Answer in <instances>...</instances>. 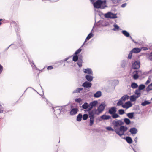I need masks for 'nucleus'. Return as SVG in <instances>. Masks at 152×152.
I'll list each match as a JSON object with an SVG mask.
<instances>
[{"label":"nucleus","instance_id":"56","mask_svg":"<svg viewBox=\"0 0 152 152\" xmlns=\"http://www.w3.org/2000/svg\"><path fill=\"white\" fill-rule=\"evenodd\" d=\"M132 40L133 42L135 43H137V42L133 39Z\"/></svg>","mask_w":152,"mask_h":152},{"label":"nucleus","instance_id":"25","mask_svg":"<svg viewBox=\"0 0 152 152\" xmlns=\"http://www.w3.org/2000/svg\"><path fill=\"white\" fill-rule=\"evenodd\" d=\"M122 34L126 37H129V34L126 30H123L122 31Z\"/></svg>","mask_w":152,"mask_h":152},{"label":"nucleus","instance_id":"61","mask_svg":"<svg viewBox=\"0 0 152 152\" xmlns=\"http://www.w3.org/2000/svg\"><path fill=\"white\" fill-rule=\"evenodd\" d=\"M133 149V150L134 151V152H135V150H134V149Z\"/></svg>","mask_w":152,"mask_h":152},{"label":"nucleus","instance_id":"16","mask_svg":"<svg viewBox=\"0 0 152 152\" xmlns=\"http://www.w3.org/2000/svg\"><path fill=\"white\" fill-rule=\"evenodd\" d=\"M80 56L81 57V58H80L79 57L78 60L77 62V64L78 65L79 67H81L82 66V59L81 58L82 57V56L80 55Z\"/></svg>","mask_w":152,"mask_h":152},{"label":"nucleus","instance_id":"37","mask_svg":"<svg viewBox=\"0 0 152 152\" xmlns=\"http://www.w3.org/2000/svg\"><path fill=\"white\" fill-rule=\"evenodd\" d=\"M78 56L76 55L74 56L73 57V61H74L76 62L78 60Z\"/></svg>","mask_w":152,"mask_h":152},{"label":"nucleus","instance_id":"27","mask_svg":"<svg viewBox=\"0 0 152 152\" xmlns=\"http://www.w3.org/2000/svg\"><path fill=\"white\" fill-rule=\"evenodd\" d=\"M82 118V115L80 113L77 115V120L78 121H80Z\"/></svg>","mask_w":152,"mask_h":152},{"label":"nucleus","instance_id":"57","mask_svg":"<svg viewBox=\"0 0 152 152\" xmlns=\"http://www.w3.org/2000/svg\"><path fill=\"white\" fill-rule=\"evenodd\" d=\"M69 59V58H66V59H64V61H66V60H68Z\"/></svg>","mask_w":152,"mask_h":152},{"label":"nucleus","instance_id":"1","mask_svg":"<svg viewBox=\"0 0 152 152\" xmlns=\"http://www.w3.org/2000/svg\"><path fill=\"white\" fill-rule=\"evenodd\" d=\"M106 2L105 0L103 1L101 0H97L95 2L93 3V5L95 8L103 9L107 7Z\"/></svg>","mask_w":152,"mask_h":152},{"label":"nucleus","instance_id":"30","mask_svg":"<svg viewBox=\"0 0 152 152\" xmlns=\"http://www.w3.org/2000/svg\"><path fill=\"white\" fill-rule=\"evenodd\" d=\"M126 141L129 144L131 143L132 141V139L129 137H126Z\"/></svg>","mask_w":152,"mask_h":152},{"label":"nucleus","instance_id":"44","mask_svg":"<svg viewBox=\"0 0 152 152\" xmlns=\"http://www.w3.org/2000/svg\"><path fill=\"white\" fill-rule=\"evenodd\" d=\"M82 50L81 49H80V48H79L77 50L76 52H75L74 54L75 55H77L79 53H80L81 51Z\"/></svg>","mask_w":152,"mask_h":152},{"label":"nucleus","instance_id":"3","mask_svg":"<svg viewBox=\"0 0 152 152\" xmlns=\"http://www.w3.org/2000/svg\"><path fill=\"white\" fill-rule=\"evenodd\" d=\"M106 105L104 102L102 103L98 107L97 109L94 110V114L99 115L102 113Z\"/></svg>","mask_w":152,"mask_h":152},{"label":"nucleus","instance_id":"20","mask_svg":"<svg viewBox=\"0 0 152 152\" xmlns=\"http://www.w3.org/2000/svg\"><path fill=\"white\" fill-rule=\"evenodd\" d=\"M102 95V93L100 91L97 92L94 94V96L96 98H99Z\"/></svg>","mask_w":152,"mask_h":152},{"label":"nucleus","instance_id":"60","mask_svg":"<svg viewBox=\"0 0 152 152\" xmlns=\"http://www.w3.org/2000/svg\"><path fill=\"white\" fill-rule=\"evenodd\" d=\"M2 20V19H0V22L1 21V20Z\"/></svg>","mask_w":152,"mask_h":152},{"label":"nucleus","instance_id":"29","mask_svg":"<svg viewBox=\"0 0 152 152\" xmlns=\"http://www.w3.org/2000/svg\"><path fill=\"white\" fill-rule=\"evenodd\" d=\"M83 88H77L76 90H75L73 92V93H79L80 91L83 90Z\"/></svg>","mask_w":152,"mask_h":152},{"label":"nucleus","instance_id":"45","mask_svg":"<svg viewBox=\"0 0 152 152\" xmlns=\"http://www.w3.org/2000/svg\"><path fill=\"white\" fill-rule=\"evenodd\" d=\"M106 129L109 131H115V129H113L112 127H107L106 128Z\"/></svg>","mask_w":152,"mask_h":152},{"label":"nucleus","instance_id":"40","mask_svg":"<svg viewBox=\"0 0 152 152\" xmlns=\"http://www.w3.org/2000/svg\"><path fill=\"white\" fill-rule=\"evenodd\" d=\"M145 87V86L143 84L140 85L138 89L140 90H142L144 89Z\"/></svg>","mask_w":152,"mask_h":152},{"label":"nucleus","instance_id":"12","mask_svg":"<svg viewBox=\"0 0 152 152\" xmlns=\"http://www.w3.org/2000/svg\"><path fill=\"white\" fill-rule=\"evenodd\" d=\"M78 111V109L77 108H72L70 111V114L72 115H74L77 113Z\"/></svg>","mask_w":152,"mask_h":152},{"label":"nucleus","instance_id":"48","mask_svg":"<svg viewBox=\"0 0 152 152\" xmlns=\"http://www.w3.org/2000/svg\"><path fill=\"white\" fill-rule=\"evenodd\" d=\"M3 69L2 66L0 64V73H1Z\"/></svg>","mask_w":152,"mask_h":152},{"label":"nucleus","instance_id":"38","mask_svg":"<svg viewBox=\"0 0 152 152\" xmlns=\"http://www.w3.org/2000/svg\"><path fill=\"white\" fill-rule=\"evenodd\" d=\"M112 117L113 118H116L119 117V116L117 114L115 113L112 115Z\"/></svg>","mask_w":152,"mask_h":152},{"label":"nucleus","instance_id":"63","mask_svg":"<svg viewBox=\"0 0 152 152\" xmlns=\"http://www.w3.org/2000/svg\"><path fill=\"white\" fill-rule=\"evenodd\" d=\"M86 42V40H85V42H84V43L85 42Z\"/></svg>","mask_w":152,"mask_h":152},{"label":"nucleus","instance_id":"11","mask_svg":"<svg viewBox=\"0 0 152 152\" xmlns=\"http://www.w3.org/2000/svg\"><path fill=\"white\" fill-rule=\"evenodd\" d=\"M116 109L115 107H111L108 110V113L111 115L115 113H116Z\"/></svg>","mask_w":152,"mask_h":152},{"label":"nucleus","instance_id":"28","mask_svg":"<svg viewBox=\"0 0 152 152\" xmlns=\"http://www.w3.org/2000/svg\"><path fill=\"white\" fill-rule=\"evenodd\" d=\"M151 102L148 101L146 100L142 102L141 103V105L142 106H145L147 105L150 104Z\"/></svg>","mask_w":152,"mask_h":152},{"label":"nucleus","instance_id":"42","mask_svg":"<svg viewBox=\"0 0 152 152\" xmlns=\"http://www.w3.org/2000/svg\"><path fill=\"white\" fill-rule=\"evenodd\" d=\"M119 113L120 115H122L125 113V112L123 109H120L118 110Z\"/></svg>","mask_w":152,"mask_h":152},{"label":"nucleus","instance_id":"26","mask_svg":"<svg viewBox=\"0 0 152 152\" xmlns=\"http://www.w3.org/2000/svg\"><path fill=\"white\" fill-rule=\"evenodd\" d=\"M129 98V96L127 95L123 96L121 99L123 101H125L127 99H128Z\"/></svg>","mask_w":152,"mask_h":152},{"label":"nucleus","instance_id":"18","mask_svg":"<svg viewBox=\"0 0 152 152\" xmlns=\"http://www.w3.org/2000/svg\"><path fill=\"white\" fill-rule=\"evenodd\" d=\"M86 78L88 81L91 82L92 80L93 77L92 76H91L89 75H88L86 76Z\"/></svg>","mask_w":152,"mask_h":152},{"label":"nucleus","instance_id":"55","mask_svg":"<svg viewBox=\"0 0 152 152\" xmlns=\"http://www.w3.org/2000/svg\"><path fill=\"white\" fill-rule=\"evenodd\" d=\"M149 56H152V52L150 53L149 54Z\"/></svg>","mask_w":152,"mask_h":152},{"label":"nucleus","instance_id":"7","mask_svg":"<svg viewBox=\"0 0 152 152\" xmlns=\"http://www.w3.org/2000/svg\"><path fill=\"white\" fill-rule=\"evenodd\" d=\"M132 68L134 69H139L140 66V63L139 61H135L134 63L132 64Z\"/></svg>","mask_w":152,"mask_h":152},{"label":"nucleus","instance_id":"23","mask_svg":"<svg viewBox=\"0 0 152 152\" xmlns=\"http://www.w3.org/2000/svg\"><path fill=\"white\" fill-rule=\"evenodd\" d=\"M134 113L132 112L128 113L127 114V116L130 119H132L134 117Z\"/></svg>","mask_w":152,"mask_h":152},{"label":"nucleus","instance_id":"32","mask_svg":"<svg viewBox=\"0 0 152 152\" xmlns=\"http://www.w3.org/2000/svg\"><path fill=\"white\" fill-rule=\"evenodd\" d=\"M114 28L113 29V31H118L119 29V27L116 24H114Z\"/></svg>","mask_w":152,"mask_h":152},{"label":"nucleus","instance_id":"62","mask_svg":"<svg viewBox=\"0 0 152 152\" xmlns=\"http://www.w3.org/2000/svg\"><path fill=\"white\" fill-rule=\"evenodd\" d=\"M33 64L34 65V66H35V65H34V63H33Z\"/></svg>","mask_w":152,"mask_h":152},{"label":"nucleus","instance_id":"59","mask_svg":"<svg viewBox=\"0 0 152 152\" xmlns=\"http://www.w3.org/2000/svg\"><path fill=\"white\" fill-rule=\"evenodd\" d=\"M1 23L0 22V25H1Z\"/></svg>","mask_w":152,"mask_h":152},{"label":"nucleus","instance_id":"13","mask_svg":"<svg viewBox=\"0 0 152 152\" xmlns=\"http://www.w3.org/2000/svg\"><path fill=\"white\" fill-rule=\"evenodd\" d=\"M100 118L104 120H107L111 118V117L109 115H103L100 117Z\"/></svg>","mask_w":152,"mask_h":152},{"label":"nucleus","instance_id":"24","mask_svg":"<svg viewBox=\"0 0 152 152\" xmlns=\"http://www.w3.org/2000/svg\"><path fill=\"white\" fill-rule=\"evenodd\" d=\"M131 86V88L133 89L136 88L138 87L137 84L136 83L134 82L132 83Z\"/></svg>","mask_w":152,"mask_h":152},{"label":"nucleus","instance_id":"35","mask_svg":"<svg viewBox=\"0 0 152 152\" xmlns=\"http://www.w3.org/2000/svg\"><path fill=\"white\" fill-rule=\"evenodd\" d=\"M124 122L127 125H129L130 123V120L127 118H125L124 120Z\"/></svg>","mask_w":152,"mask_h":152},{"label":"nucleus","instance_id":"22","mask_svg":"<svg viewBox=\"0 0 152 152\" xmlns=\"http://www.w3.org/2000/svg\"><path fill=\"white\" fill-rule=\"evenodd\" d=\"M138 98V97L134 95L131 96L130 98V100L132 102H134L136 101V99Z\"/></svg>","mask_w":152,"mask_h":152},{"label":"nucleus","instance_id":"49","mask_svg":"<svg viewBox=\"0 0 152 152\" xmlns=\"http://www.w3.org/2000/svg\"><path fill=\"white\" fill-rule=\"evenodd\" d=\"M126 3H124L122 5H121V7H123V8H124V7H125L126 5Z\"/></svg>","mask_w":152,"mask_h":152},{"label":"nucleus","instance_id":"6","mask_svg":"<svg viewBox=\"0 0 152 152\" xmlns=\"http://www.w3.org/2000/svg\"><path fill=\"white\" fill-rule=\"evenodd\" d=\"M123 122L121 120H114L112 122V124L115 128L116 127L121 126L123 124Z\"/></svg>","mask_w":152,"mask_h":152},{"label":"nucleus","instance_id":"14","mask_svg":"<svg viewBox=\"0 0 152 152\" xmlns=\"http://www.w3.org/2000/svg\"><path fill=\"white\" fill-rule=\"evenodd\" d=\"M139 72V71H135L133 72V78L134 79H137L138 78L139 76L138 73Z\"/></svg>","mask_w":152,"mask_h":152},{"label":"nucleus","instance_id":"64","mask_svg":"<svg viewBox=\"0 0 152 152\" xmlns=\"http://www.w3.org/2000/svg\"><path fill=\"white\" fill-rule=\"evenodd\" d=\"M151 100H152V98L151 99Z\"/></svg>","mask_w":152,"mask_h":152},{"label":"nucleus","instance_id":"51","mask_svg":"<svg viewBox=\"0 0 152 152\" xmlns=\"http://www.w3.org/2000/svg\"><path fill=\"white\" fill-rule=\"evenodd\" d=\"M113 3L115 4L117 2V0H112Z\"/></svg>","mask_w":152,"mask_h":152},{"label":"nucleus","instance_id":"2","mask_svg":"<svg viewBox=\"0 0 152 152\" xmlns=\"http://www.w3.org/2000/svg\"><path fill=\"white\" fill-rule=\"evenodd\" d=\"M127 129V127L121 126L119 129L115 128V131L118 135L121 136L124 135L125 132H126Z\"/></svg>","mask_w":152,"mask_h":152},{"label":"nucleus","instance_id":"36","mask_svg":"<svg viewBox=\"0 0 152 152\" xmlns=\"http://www.w3.org/2000/svg\"><path fill=\"white\" fill-rule=\"evenodd\" d=\"M93 36V35L92 34L91 32L87 36V37L86 40H89Z\"/></svg>","mask_w":152,"mask_h":152},{"label":"nucleus","instance_id":"10","mask_svg":"<svg viewBox=\"0 0 152 152\" xmlns=\"http://www.w3.org/2000/svg\"><path fill=\"white\" fill-rule=\"evenodd\" d=\"M91 86V83L88 81H86L82 85L83 87L87 88H90Z\"/></svg>","mask_w":152,"mask_h":152},{"label":"nucleus","instance_id":"19","mask_svg":"<svg viewBox=\"0 0 152 152\" xmlns=\"http://www.w3.org/2000/svg\"><path fill=\"white\" fill-rule=\"evenodd\" d=\"M141 50V49L139 48H133L132 51L133 53H138L140 52Z\"/></svg>","mask_w":152,"mask_h":152},{"label":"nucleus","instance_id":"21","mask_svg":"<svg viewBox=\"0 0 152 152\" xmlns=\"http://www.w3.org/2000/svg\"><path fill=\"white\" fill-rule=\"evenodd\" d=\"M89 104H88L87 103H85L82 106V107L84 109H86L88 108V109L89 108Z\"/></svg>","mask_w":152,"mask_h":152},{"label":"nucleus","instance_id":"54","mask_svg":"<svg viewBox=\"0 0 152 152\" xmlns=\"http://www.w3.org/2000/svg\"><path fill=\"white\" fill-rule=\"evenodd\" d=\"M137 137H136L134 139V141L136 143L137 142Z\"/></svg>","mask_w":152,"mask_h":152},{"label":"nucleus","instance_id":"31","mask_svg":"<svg viewBox=\"0 0 152 152\" xmlns=\"http://www.w3.org/2000/svg\"><path fill=\"white\" fill-rule=\"evenodd\" d=\"M135 94L137 95L136 96L137 97H138V98L140 96L141 94L140 93V90L138 89L137 90H136L135 92Z\"/></svg>","mask_w":152,"mask_h":152},{"label":"nucleus","instance_id":"4","mask_svg":"<svg viewBox=\"0 0 152 152\" xmlns=\"http://www.w3.org/2000/svg\"><path fill=\"white\" fill-rule=\"evenodd\" d=\"M94 110L88 112V116L90 118L89 125L92 126L94 124L95 120V116L94 115Z\"/></svg>","mask_w":152,"mask_h":152},{"label":"nucleus","instance_id":"9","mask_svg":"<svg viewBox=\"0 0 152 152\" xmlns=\"http://www.w3.org/2000/svg\"><path fill=\"white\" fill-rule=\"evenodd\" d=\"M98 104L97 101H93L89 103V108L88 110V111H90L95 106Z\"/></svg>","mask_w":152,"mask_h":152},{"label":"nucleus","instance_id":"39","mask_svg":"<svg viewBox=\"0 0 152 152\" xmlns=\"http://www.w3.org/2000/svg\"><path fill=\"white\" fill-rule=\"evenodd\" d=\"M123 101L121 99H120L118 102L117 104L118 106L122 105L123 104Z\"/></svg>","mask_w":152,"mask_h":152},{"label":"nucleus","instance_id":"47","mask_svg":"<svg viewBox=\"0 0 152 152\" xmlns=\"http://www.w3.org/2000/svg\"><path fill=\"white\" fill-rule=\"evenodd\" d=\"M53 67L52 66H50L47 67V69L48 70H51L53 69Z\"/></svg>","mask_w":152,"mask_h":152},{"label":"nucleus","instance_id":"33","mask_svg":"<svg viewBox=\"0 0 152 152\" xmlns=\"http://www.w3.org/2000/svg\"><path fill=\"white\" fill-rule=\"evenodd\" d=\"M61 112V110L60 109H57L56 110H54V113L56 115L60 114Z\"/></svg>","mask_w":152,"mask_h":152},{"label":"nucleus","instance_id":"34","mask_svg":"<svg viewBox=\"0 0 152 152\" xmlns=\"http://www.w3.org/2000/svg\"><path fill=\"white\" fill-rule=\"evenodd\" d=\"M88 117V115L87 114H85L82 116L83 119L84 120H86L87 119Z\"/></svg>","mask_w":152,"mask_h":152},{"label":"nucleus","instance_id":"58","mask_svg":"<svg viewBox=\"0 0 152 152\" xmlns=\"http://www.w3.org/2000/svg\"><path fill=\"white\" fill-rule=\"evenodd\" d=\"M129 37H130V38L132 40V39H132V37H131V36H129Z\"/></svg>","mask_w":152,"mask_h":152},{"label":"nucleus","instance_id":"52","mask_svg":"<svg viewBox=\"0 0 152 152\" xmlns=\"http://www.w3.org/2000/svg\"><path fill=\"white\" fill-rule=\"evenodd\" d=\"M142 48L143 49V50H148V48L146 47H143Z\"/></svg>","mask_w":152,"mask_h":152},{"label":"nucleus","instance_id":"17","mask_svg":"<svg viewBox=\"0 0 152 152\" xmlns=\"http://www.w3.org/2000/svg\"><path fill=\"white\" fill-rule=\"evenodd\" d=\"M83 72L85 73H88L90 75H93L92 72L90 68H88L87 69H84Z\"/></svg>","mask_w":152,"mask_h":152},{"label":"nucleus","instance_id":"8","mask_svg":"<svg viewBox=\"0 0 152 152\" xmlns=\"http://www.w3.org/2000/svg\"><path fill=\"white\" fill-rule=\"evenodd\" d=\"M132 106V104L130 102L128 101L122 105V107L124 108L127 109Z\"/></svg>","mask_w":152,"mask_h":152},{"label":"nucleus","instance_id":"41","mask_svg":"<svg viewBox=\"0 0 152 152\" xmlns=\"http://www.w3.org/2000/svg\"><path fill=\"white\" fill-rule=\"evenodd\" d=\"M146 89L147 91H149L152 90V85L151 84H150L148 86Z\"/></svg>","mask_w":152,"mask_h":152},{"label":"nucleus","instance_id":"15","mask_svg":"<svg viewBox=\"0 0 152 152\" xmlns=\"http://www.w3.org/2000/svg\"><path fill=\"white\" fill-rule=\"evenodd\" d=\"M129 132L132 134H135L137 133V130L136 128L133 127L130 129Z\"/></svg>","mask_w":152,"mask_h":152},{"label":"nucleus","instance_id":"53","mask_svg":"<svg viewBox=\"0 0 152 152\" xmlns=\"http://www.w3.org/2000/svg\"><path fill=\"white\" fill-rule=\"evenodd\" d=\"M150 81H149L148 80L146 81V82H145V84L146 85H147V84H148V83H150Z\"/></svg>","mask_w":152,"mask_h":152},{"label":"nucleus","instance_id":"5","mask_svg":"<svg viewBox=\"0 0 152 152\" xmlns=\"http://www.w3.org/2000/svg\"><path fill=\"white\" fill-rule=\"evenodd\" d=\"M104 16L105 18H108L114 19L117 18L116 14H113L110 12L105 14Z\"/></svg>","mask_w":152,"mask_h":152},{"label":"nucleus","instance_id":"43","mask_svg":"<svg viewBox=\"0 0 152 152\" xmlns=\"http://www.w3.org/2000/svg\"><path fill=\"white\" fill-rule=\"evenodd\" d=\"M133 52L131 50L129 53L128 56V58L129 59H131L132 58V53Z\"/></svg>","mask_w":152,"mask_h":152},{"label":"nucleus","instance_id":"46","mask_svg":"<svg viewBox=\"0 0 152 152\" xmlns=\"http://www.w3.org/2000/svg\"><path fill=\"white\" fill-rule=\"evenodd\" d=\"M75 101L76 102L80 103L82 101V99L80 98H77L75 99Z\"/></svg>","mask_w":152,"mask_h":152},{"label":"nucleus","instance_id":"50","mask_svg":"<svg viewBox=\"0 0 152 152\" xmlns=\"http://www.w3.org/2000/svg\"><path fill=\"white\" fill-rule=\"evenodd\" d=\"M148 59L150 61H152V56H149L148 57Z\"/></svg>","mask_w":152,"mask_h":152}]
</instances>
